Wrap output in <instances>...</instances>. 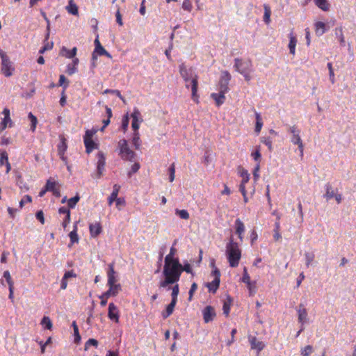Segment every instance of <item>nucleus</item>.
<instances>
[{"instance_id": "obj_1", "label": "nucleus", "mask_w": 356, "mask_h": 356, "mask_svg": "<svg viewBox=\"0 0 356 356\" xmlns=\"http://www.w3.org/2000/svg\"><path fill=\"white\" fill-rule=\"evenodd\" d=\"M180 268L179 261L164 263L163 273L165 279L159 283V287L165 288L169 284L177 283L181 277Z\"/></svg>"}, {"instance_id": "obj_2", "label": "nucleus", "mask_w": 356, "mask_h": 356, "mask_svg": "<svg viewBox=\"0 0 356 356\" xmlns=\"http://www.w3.org/2000/svg\"><path fill=\"white\" fill-rule=\"evenodd\" d=\"M225 254L229 266L232 268L237 267L241 258V250L238 243L234 241L233 238H231L226 245Z\"/></svg>"}, {"instance_id": "obj_3", "label": "nucleus", "mask_w": 356, "mask_h": 356, "mask_svg": "<svg viewBox=\"0 0 356 356\" xmlns=\"http://www.w3.org/2000/svg\"><path fill=\"white\" fill-rule=\"evenodd\" d=\"M179 73L183 79L192 77L191 80V98L195 103H199V95L197 94L198 76L192 68H187L184 64L179 67Z\"/></svg>"}, {"instance_id": "obj_4", "label": "nucleus", "mask_w": 356, "mask_h": 356, "mask_svg": "<svg viewBox=\"0 0 356 356\" xmlns=\"http://www.w3.org/2000/svg\"><path fill=\"white\" fill-rule=\"evenodd\" d=\"M234 67L237 72L243 75L247 82L252 79L251 73L254 70L253 64L250 59L243 60L242 58H236L234 59Z\"/></svg>"}, {"instance_id": "obj_5", "label": "nucleus", "mask_w": 356, "mask_h": 356, "mask_svg": "<svg viewBox=\"0 0 356 356\" xmlns=\"http://www.w3.org/2000/svg\"><path fill=\"white\" fill-rule=\"evenodd\" d=\"M119 149V156L122 160L132 161L136 156V153L131 150L125 139H121L118 143Z\"/></svg>"}, {"instance_id": "obj_6", "label": "nucleus", "mask_w": 356, "mask_h": 356, "mask_svg": "<svg viewBox=\"0 0 356 356\" xmlns=\"http://www.w3.org/2000/svg\"><path fill=\"white\" fill-rule=\"evenodd\" d=\"M0 57L1 59V72L6 77H10L13 75L15 71V67L13 63L10 61L6 53L2 49H0Z\"/></svg>"}, {"instance_id": "obj_7", "label": "nucleus", "mask_w": 356, "mask_h": 356, "mask_svg": "<svg viewBox=\"0 0 356 356\" xmlns=\"http://www.w3.org/2000/svg\"><path fill=\"white\" fill-rule=\"evenodd\" d=\"M96 132L97 131L95 129H88L86 131L85 135L83 136V143L86 147V152L87 154H90L94 149L98 148V144L95 143L92 140V137Z\"/></svg>"}, {"instance_id": "obj_8", "label": "nucleus", "mask_w": 356, "mask_h": 356, "mask_svg": "<svg viewBox=\"0 0 356 356\" xmlns=\"http://www.w3.org/2000/svg\"><path fill=\"white\" fill-rule=\"evenodd\" d=\"M289 131L292 134V137L291 141L294 145H297L298 147V149L300 153V156H303L304 151V145L302 140L300 138V130L298 128L297 126L293 125L289 127Z\"/></svg>"}, {"instance_id": "obj_9", "label": "nucleus", "mask_w": 356, "mask_h": 356, "mask_svg": "<svg viewBox=\"0 0 356 356\" xmlns=\"http://www.w3.org/2000/svg\"><path fill=\"white\" fill-rule=\"evenodd\" d=\"M231 79V75L227 71L222 73L220 80L219 81L218 90L222 93L226 94L229 91V82Z\"/></svg>"}, {"instance_id": "obj_10", "label": "nucleus", "mask_w": 356, "mask_h": 356, "mask_svg": "<svg viewBox=\"0 0 356 356\" xmlns=\"http://www.w3.org/2000/svg\"><path fill=\"white\" fill-rule=\"evenodd\" d=\"M2 114L3 115V118H2L0 122V132L5 130L8 127H12L13 126V122L10 118V109L5 108L2 111Z\"/></svg>"}, {"instance_id": "obj_11", "label": "nucleus", "mask_w": 356, "mask_h": 356, "mask_svg": "<svg viewBox=\"0 0 356 356\" xmlns=\"http://www.w3.org/2000/svg\"><path fill=\"white\" fill-rule=\"evenodd\" d=\"M212 273L214 276V280L212 282L207 283V286L210 292L215 293L220 285V273L218 269L216 268Z\"/></svg>"}, {"instance_id": "obj_12", "label": "nucleus", "mask_w": 356, "mask_h": 356, "mask_svg": "<svg viewBox=\"0 0 356 356\" xmlns=\"http://www.w3.org/2000/svg\"><path fill=\"white\" fill-rule=\"evenodd\" d=\"M106 158L103 152H99L97 154V179H99L102 175L105 168Z\"/></svg>"}, {"instance_id": "obj_13", "label": "nucleus", "mask_w": 356, "mask_h": 356, "mask_svg": "<svg viewBox=\"0 0 356 356\" xmlns=\"http://www.w3.org/2000/svg\"><path fill=\"white\" fill-rule=\"evenodd\" d=\"M141 114L140 111L137 108H134L133 113L131 114V117L132 118L131 127L134 131H138L139 129V123L143 121V119L140 118Z\"/></svg>"}, {"instance_id": "obj_14", "label": "nucleus", "mask_w": 356, "mask_h": 356, "mask_svg": "<svg viewBox=\"0 0 356 356\" xmlns=\"http://www.w3.org/2000/svg\"><path fill=\"white\" fill-rule=\"evenodd\" d=\"M46 186L47 190L49 192H51L55 197H60V190L58 184L55 181H53L51 178L47 181Z\"/></svg>"}, {"instance_id": "obj_15", "label": "nucleus", "mask_w": 356, "mask_h": 356, "mask_svg": "<svg viewBox=\"0 0 356 356\" xmlns=\"http://www.w3.org/2000/svg\"><path fill=\"white\" fill-rule=\"evenodd\" d=\"M248 341L250 342L251 348L253 350H257V353H259L265 348L264 343L259 341L256 337L252 335L248 336Z\"/></svg>"}, {"instance_id": "obj_16", "label": "nucleus", "mask_w": 356, "mask_h": 356, "mask_svg": "<svg viewBox=\"0 0 356 356\" xmlns=\"http://www.w3.org/2000/svg\"><path fill=\"white\" fill-rule=\"evenodd\" d=\"M202 315L204 323H207L214 319L216 314L213 307L209 305L203 309Z\"/></svg>"}, {"instance_id": "obj_17", "label": "nucleus", "mask_w": 356, "mask_h": 356, "mask_svg": "<svg viewBox=\"0 0 356 356\" xmlns=\"http://www.w3.org/2000/svg\"><path fill=\"white\" fill-rule=\"evenodd\" d=\"M108 317L111 320L115 321V323L119 322L120 314L119 310L114 305V303L111 302L108 305Z\"/></svg>"}, {"instance_id": "obj_18", "label": "nucleus", "mask_w": 356, "mask_h": 356, "mask_svg": "<svg viewBox=\"0 0 356 356\" xmlns=\"http://www.w3.org/2000/svg\"><path fill=\"white\" fill-rule=\"evenodd\" d=\"M107 277V285H113V284H117L118 279L116 276V272L115 271L114 269V263H111L108 264Z\"/></svg>"}, {"instance_id": "obj_19", "label": "nucleus", "mask_w": 356, "mask_h": 356, "mask_svg": "<svg viewBox=\"0 0 356 356\" xmlns=\"http://www.w3.org/2000/svg\"><path fill=\"white\" fill-rule=\"evenodd\" d=\"M89 231L91 237L95 238L98 236L102 232V227L99 222L90 224Z\"/></svg>"}, {"instance_id": "obj_20", "label": "nucleus", "mask_w": 356, "mask_h": 356, "mask_svg": "<svg viewBox=\"0 0 356 356\" xmlns=\"http://www.w3.org/2000/svg\"><path fill=\"white\" fill-rule=\"evenodd\" d=\"M95 53L99 56H106L108 58H111V54L102 47L98 38L95 40Z\"/></svg>"}, {"instance_id": "obj_21", "label": "nucleus", "mask_w": 356, "mask_h": 356, "mask_svg": "<svg viewBox=\"0 0 356 356\" xmlns=\"http://www.w3.org/2000/svg\"><path fill=\"white\" fill-rule=\"evenodd\" d=\"M298 321L303 325L307 319V311L302 304H300L297 309Z\"/></svg>"}, {"instance_id": "obj_22", "label": "nucleus", "mask_w": 356, "mask_h": 356, "mask_svg": "<svg viewBox=\"0 0 356 356\" xmlns=\"http://www.w3.org/2000/svg\"><path fill=\"white\" fill-rule=\"evenodd\" d=\"M235 229L236 234L238 235L239 239L242 241L243 238V233L245 232V225L239 218H237L235 220Z\"/></svg>"}, {"instance_id": "obj_23", "label": "nucleus", "mask_w": 356, "mask_h": 356, "mask_svg": "<svg viewBox=\"0 0 356 356\" xmlns=\"http://www.w3.org/2000/svg\"><path fill=\"white\" fill-rule=\"evenodd\" d=\"M225 94L219 92L218 93H211V98L216 102V104L218 107L221 106L225 100Z\"/></svg>"}, {"instance_id": "obj_24", "label": "nucleus", "mask_w": 356, "mask_h": 356, "mask_svg": "<svg viewBox=\"0 0 356 356\" xmlns=\"http://www.w3.org/2000/svg\"><path fill=\"white\" fill-rule=\"evenodd\" d=\"M120 189V186L115 184L113 186V190L110 196L108 198V203L109 206H111L114 201L118 199V193Z\"/></svg>"}, {"instance_id": "obj_25", "label": "nucleus", "mask_w": 356, "mask_h": 356, "mask_svg": "<svg viewBox=\"0 0 356 356\" xmlns=\"http://www.w3.org/2000/svg\"><path fill=\"white\" fill-rule=\"evenodd\" d=\"M326 25L324 22H317L314 24L316 34L318 36L322 35L326 31Z\"/></svg>"}, {"instance_id": "obj_26", "label": "nucleus", "mask_w": 356, "mask_h": 356, "mask_svg": "<svg viewBox=\"0 0 356 356\" xmlns=\"http://www.w3.org/2000/svg\"><path fill=\"white\" fill-rule=\"evenodd\" d=\"M289 48L290 50V53L293 55L295 54L296 51V47L297 44V39L296 36H294L293 32H291L289 34Z\"/></svg>"}, {"instance_id": "obj_27", "label": "nucleus", "mask_w": 356, "mask_h": 356, "mask_svg": "<svg viewBox=\"0 0 356 356\" xmlns=\"http://www.w3.org/2000/svg\"><path fill=\"white\" fill-rule=\"evenodd\" d=\"M232 303V299L229 296H227V299L223 302L222 310L223 314L228 316L230 312L231 305Z\"/></svg>"}, {"instance_id": "obj_28", "label": "nucleus", "mask_w": 356, "mask_h": 356, "mask_svg": "<svg viewBox=\"0 0 356 356\" xmlns=\"http://www.w3.org/2000/svg\"><path fill=\"white\" fill-rule=\"evenodd\" d=\"M177 302V301L175 300H171V302L167 306L165 311L162 313V316L163 318H167L172 314Z\"/></svg>"}, {"instance_id": "obj_29", "label": "nucleus", "mask_w": 356, "mask_h": 356, "mask_svg": "<svg viewBox=\"0 0 356 356\" xmlns=\"http://www.w3.org/2000/svg\"><path fill=\"white\" fill-rule=\"evenodd\" d=\"M325 188V193L324 194V197L326 199L327 201H329L330 200L334 197V195L336 194V193L334 192L332 186L330 184H326Z\"/></svg>"}, {"instance_id": "obj_30", "label": "nucleus", "mask_w": 356, "mask_h": 356, "mask_svg": "<svg viewBox=\"0 0 356 356\" xmlns=\"http://www.w3.org/2000/svg\"><path fill=\"white\" fill-rule=\"evenodd\" d=\"M67 148V141L64 137L60 138V141L58 145V154H65Z\"/></svg>"}, {"instance_id": "obj_31", "label": "nucleus", "mask_w": 356, "mask_h": 356, "mask_svg": "<svg viewBox=\"0 0 356 356\" xmlns=\"http://www.w3.org/2000/svg\"><path fill=\"white\" fill-rule=\"evenodd\" d=\"M177 252V250L173 246L170 250V253L166 255L165 258V263L173 262L174 261H179L178 258H175V254Z\"/></svg>"}, {"instance_id": "obj_32", "label": "nucleus", "mask_w": 356, "mask_h": 356, "mask_svg": "<svg viewBox=\"0 0 356 356\" xmlns=\"http://www.w3.org/2000/svg\"><path fill=\"white\" fill-rule=\"evenodd\" d=\"M132 143L136 149H139L141 145L140 134L138 131H134L133 134Z\"/></svg>"}, {"instance_id": "obj_33", "label": "nucleus", "mask_w": 356, "mask_h": 356, "mask_svg": "<svg viewBox=\"0 0 356 356\" xmlns=\"http://www.w3.org/2000/svg\"><path fill=\"white\" fill-rule=\"evenodd\" d=\"M67 12L74 15H76L79 13L78 7L74 3L73 0L69 1L68 6L66 7Z\"/></svg>"}, {"instance_id": "obj_34", "label": "nucleus", "mask_w": 356, "mask_h": 356, "mask_svg": "<svg viewBox=\"0 0 356 356\" xmlns=\"http://www.w3.org/2000/svg\"><path fill=\"white\" fill-rule=\"evenodd\" d=\"M69 236L70 238L71 245H73L75 243H77L79 242V236L77 234V226L76 225H74V229L70 232Z\"/></svg>"}, {"instance_id": "obj_35", "label": "nucleus", "mask_w": 356, "mask_h": 356, "mask_svg": "<svg viewBox=\"0 0 356 356\" xmlns=\"http://www.w3.org/2000/svg\"><path fill=\"white\" fill-rule=\"evenodd\" d=\"M280 218L278 217L277 221L275 223V229L273 234V238L275 241H277L281 238V234H280Z\"/></svg>"}, {"instance_id": "obj_36", "label": "nucleus", "mask_w": 356, "mask_h": 356, "mask_svg": "<svg viewBox=\"0 0 356 356\" xmlns=\"http://www.w3.org/2000/svg\"><path fill=\"white\" fill-rule=\"evenodd\" d=\"M316 6L324 11L329 10L330 5L327 0H314Z\"/></svg>"}, {"instance_id": "obj_37", "label": "nucleus", "mask_w": 356, "mask_h": 356, "mask_svg": "<svg viewBox=\"0 0 356 356\" xmlns=\"http://www.w3.org/2000/svg\"><path fill=\"white\" fill-rule=\"evenodd\" d=\"M175 214L178 216L181 219L188 220L190 218L189 213L186 209H175Z\"/></svg>"}, {"instance_id": "obj_38", "label": "nucleus", "mask_w": 356, "mask_h": 356, "mask_svg": "<svg viewBox=\"0 0 356 356\" xmlns=\"http://www.w3.org/2000/svg\"><path fill=\"white\" fill-rule=\"evenodd\" d=\"M264 21L266 24H269L270 20V17L271 15L270 8L269 7V6L264 4Z\"/></svg>"}, {"instance_id": "obj_39", "label": "nucleus", "mask_w": 356, "mask_h": 356, "mask_svg": "<svg viewBox=\"0 0 356 356\" xmlns=\"http://www.w3.org/2000/svg\"><path fill=\"white\" fill-rule=\"evenodd\" d=\"M240 176L242 177V181L243 184H247L250 180V174L248 170L244 168H241L239 170Z\"/></svg>"}, {"instance_id": "obj_40", "label": "nucleus", "mask_w": 356, "mask_h": 356, "mask_svg": "<svg viewBox=\"0 0 356 356\" xmlns=\"http://www.w3.org/2000/svg\"><path fill=\"white\" fill-rule=\"evenodd\" d=\"M314 352V348L311 345H307L300 349L301 356H310Z\"/></svg>"}, {"instance_id": "obj_41", "label": "nucleus", "mask_w": 356, "mask_h": 356, "mask_svg": "<svg viewBox=\"0 0 356 356\" xmlns=\"http://www.w3.org/2000/svg\"><path fill=\"white\" fill-rule=\"evenodd\" d=\"M41 325L47 330H51L52 328V323L49 317L44 316L41 321Z\"/></svg>"}, {"instance_id": "obj_42", "label": "nucleus", "mask_w": 356, "mask_h": 356, "mask_svg": "<svg viewBox=\"0 0 356 356\" xmlns=\"http://www.w3.org/2000/svg\"><path fill=\"white\" fill-rule=\"evenodd\" d=\"M251 156L253 158V159L257 161V163L260 164L261 154L260 152V146L256 147V149L254 152L251 154Z\"/></svg>"}, {"instance_id": "obj_43", "label": "nucleus", "mask_w": 356, "mask_h": 356, "mask_svg": "<svg viewBox=\"0 0 356 356\" xmlns=\"http://www.w3.org/2000/svg\"><path fill=\"white\" fill-rule=\"evenodd\" d=\"M305 257L306 261L305 264L307 267H309L311 265L312 262L314 261L315 255L313 252H306L305 253Z\"/></svg>"}, {"instance_id": "obj_44", "label": "nucleus", "mask_w": 356, "mask_h": 356, "mask_svg": "<svg viewBox=\"0 0 356 356\" xmlns=\"http://www.w3.org/2000/svg\"><path fill=\"white\" fill-rule=\"evenodd\" d=\"M28 117L31 122V129L35 131L38 123L37 118L32 113H29Z\"/></svg>"}, {"instance_id": "obj_45", "label": "nucleus", "mask_w": 356, "mask_h": 356, "mask_svg": "<svg viewBox=\"0 0 356 356\" xmlns=\"http://www.w3.org/2000/svg\"><path fill=\"white\" fill-rule=\"evenodd\" d=\"M263 126V122L261 118V116L259 113H256V125H255V131L257 133H259L261 131V127Z\"/></svg>"}, {"instance_id": "obj_46", "label": "nucleus", "mask_w": 356, "mask_h": 356, "mask_svg": "<svg viewBox=\"0 0 356 356\" xmlns=\"http://www.w3.org/2000/svg\"><path fill=\"white\" fill-rule=\"evenodd\" d=\"M8 161V155L5 150L0 149V165H5Z\"/></svg>"}, {"instance_id": "obj_47", "label": "nucleus", "mask_w": 356, "mask_h": 356, "mask_svg": "<svg viewBox=\"0 0 356 356\" xmlns=\"http://www.w3.org/2000/svg\"><path fill=\"white\" fill-rule=\"evenodd\" d=\"M69 81L67 80L65 76L64 75H60L59 76V81H58V86L63 87V90H65L68 87Z\"/></svg>"}, {"instance_id": "obj_48", "label": "nucleus", "mask_w": 356, "mask_h": 356, "mask_svg": "<svg viewBox=\"0 0 356 356\" xmlns=\"http://www.w3.org/2000/svg\"><path fill=\"white\" fill-rule=\"evenodd\" d=\"M104 94H112L115 95L118 97L122 101L124 102V99L123 96L121 95L120 90H112V89H106L104 91Z\"/></svg>"}, {"instance_id": "obj_49", "label": "nucleus", "mask_w": 356, "mask_h": 356, "mask_svg": "<svg viewBox=\"0 0 356 356\" xmlns=\"http://www.w3.org/2000/svg\"><path fill=\"white\" fill-rule=\"evenodd\" d=\"M3 277L6 279V282L8 283V287L14 286V282L11 277L10 272L8 270H6L3 273Z\"/></svg>"}, {"instance_id": "obj_50", "label": "nucleus", "mask_w": 356, "mask_h": 356, "mask_svg": "<svg viewBox=\"0 0 356 356\" xmlns=\"http://www.w3.org/2000/svg\"><path fill=\"white\" fill-rule=\"evenodd\" d=\"M108 289L113 291L114 295L116 296L119 292L122 290L121 285L120 284H113V285H108Z\"/></svg>"}, {"instance_id": "obj_51", "label": "nucleus", "mask_w": 356, "mask_h": 356, "mask_svg": "<svg viewBox=\"0 0 356 356\" xmlns=\"http://www.w3.org/2000/svg\"><path fill=\"white\" fill-rule=\"evenodd\" d=\"M98 344L99 343L97 340L95 339H89L85 343L84 350H87L90 346H93L97 348Z\"/></svg>"}, {"instance_id": "obj_52", "label": "nucleus", "mask_w": 356, "mask_h": 356, "mask_svg": "<svg viewBox=\"0 0 356 356\" xmlns=\"http://www.w3.org/2000/svg\"><path fill=\"white\" fill-rule=\"evenodd\" d=\"M169 172V181L172 182L175 180V163H172L168 169Z\"/></svg>"}, {"instance_id": "obj_53", "label": "nucleus", "mask_w": 356, "mask_h": 356, "mask_svg": "<svg viewBox=\"0 0 356 356\" xmlns=\"http://www.w3.org/2000/svg\"><path fill=\"white\" fill-rule=\"evenodd\" d=\"M79 200L80 197L79 196V195H76V196L71 197L70 199H69L67 202L68 207L72 209L74 208L75 205L77 204V202L79 201Z\"/></svg>"}, {"instance_id": "obj_54", "label": "nucleus", "mask_w": 356, "mask_h": 356, "mask_svg": "<svg viewBox=\"0 0 356 356\" xmlns=\"http://www.w3.org/2000/svg\"><path fill=\"white\" fill-rule=\"evenodd\" d=\"M179 292V285L177 284H176L172 289L171 296H172V300L177 301V296H178Z\"/></svg>"}, {"instance_id": "obj_55", "label": "nucleus", "mask_w": 356, "mask_h": 356, "mask_svg": "<svg viewBox=\"0 0 356 356\" xmlns=\"http://www.w3.org/2000/svg\"><path fill=\"white\" fill-rule=\"evenodd\" d=\"M241 280L246 284H250V283L252 282L250 280V277L245 267L243 268V274Z\"/></svg>"}, {"instance_id": "obj_56", "label": "nucleus", "mask_w": 356, "mask_h": 356, "mask_svg": "<svg viewBox=\"0 0 356 356\" xmlns=\"http://www.w3.org/2000/svg\"><path fill=\"white\" fill-rule=\"evenodd\" d=\"M140 168V165L139 163H134L131 166V170L128 172V177H131L132 174H134L138 171Z\"/></svg>"}, {"instance_id": "obj_57", "label": "nucleus", "mask_w": 356, "mask_h": 356, "mask_svg": "<svg viewBox=\"0 0 356 356\" xmlns=\"http://www.w3.org/2000/svg\"><path fill=\"white\" fill-rule=\"evenodd\" d=\"M327 68L329 70V76H330V80L331 81L332 83H334L335 80H334V70H333V68H332V65L331 63H327Z\"/></svg>"}, {"instance_id": "obj_58", "label": "nucleus", "mask_w": 356, "mask_h": 356, "mask_svg": "<svg viewBox=\"0 0 356 356\" xmlns=\"http://www.w3.org/2000/svg\"><path fill=\"white\" fill-rule=\"evenodd\" d=\"M261 141L268 147L270 151L272 150V140L269 137L261 138Z\"/></svg>"}, {"instance_id": "obj_59", "label": "nucleus", "mask_w": 356, "mask_h": 356, "mask_svg": "<svg viewBox=\"0 0 356 356\" xmlns=\"http://www.w3.org/2000/svg\"><path fill=\"white\" fill-rule=\"evenodd\" d=\"M181 7L184 10H186L188 12H191L193 8L190 0H184L183 1Z\"/></svg>"}, {"instance_id": "obj_60", "label": "nucleus", "mask_w": 356, "mask_h": 356, "mask_svg": "<svg viewBox=\"0 0 356 356\" xmlns=\"http://www.w3.org/2000/svg\"><path fill=\"white\" fill-rule=\"evenodd\" d=\"M181 270V274L183 271H185L188 273H193L192 268L190 264H185L184 266L181 264V268H179Z\"/></svg>"}, {"instance_id": "obj_61", "label": "nucleus", "mask_w": 356, "mask_h": 356, "mask_svg": "<svg viewBox=\"0 0 356 356\" xmlns=\"http://www.w3.org/2000/svg\"><path fill=\"white\" fill-rule=\"evenodd\" d=\"M60 54L67 58H72L70 50L67 49L65 47H63L61 49Z\"/></svg>"}, {"instance_id": "obj_62", "label": "nucleus", "mask_w": 356, "mask_h": 356, "mask_svg": "<svg viewBox=\"0 0 356 356\" xmlns=\"http://www.w3.org/2000/svg\"><path fill=\"white\" fill-rule=\"evenodd\" d=\"M76 72H77V67H76L73 66V65H72V64H69V65L67 66L66 72L67 73V74H69V75H72V74H74V73H76Z\"/></svg>"}, {"instance_id": "obj_63", "label": "nucleus", "mask_w": 356, "mask_h": 356, "mask_svg": "<svg viewBox=\"0 0 356 356\" xmlns=\"http://www.w3.org/2000/svg\"><path fill=\"white\" fill-rule=\"evenodd\" d=\"M197 289V284L196 283H193L191 286V289L189 290V292H188V294H189V298H188V300L189 301H191L192 300V298H193V296L194 294V293L196 291Z\"/></svg>"}, {"instance_id": "obj_64", "label": "nucleus", "mask_w": 356, "mask_h": 356, "mask_svg": "<svg viewBox=\"0 0 356 356\" xmlns=\"http://www.w3.org/2000/svg\"><path fill=\"white\" fill-rule=\"evenodd\" d=\"M32 198L30 195H25L19 202V207L22 208L26 202H31Z\"/></svg>"}]
</instances>
